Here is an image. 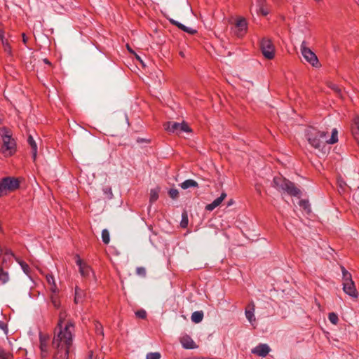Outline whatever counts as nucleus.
I'll return each instance as SVG.
<instances>
[{"label":"nucleus","mask_w":359,"mask_h":359,"mask_svg":"<svg viewBox=\"0 0 359 359\" xmlns=\"http://www.w3.org/2000/svg\"><path fill=\"white\" fill-rule=\"evenodd\" d=\"M67 314L65 311L59 313L57 325L55 330L53 346L56 349V359H68L69 348L72 344L74 324L67 319Z\"/></svg>","instance_id":"obj_1"},{"label":"nucleus","mask_w":359,"mask_h":359,"mask_svg":"<svg viewBox=\"0 0 359 359\" xmlns=\"http://www.w3.org/2000/svg\"><path fill=\"white\" fill-rule=\"evenodd\" d=\"M305 137L312 147L323 150L327 144H333L338 142V130L337 128H333L331 137L328 139L326 132L311 127L305 130Z\"/></svg>","instance_id":"obj_2"},{"label":"nucleus","mask_w":359,"mask_h":359,"mask_svg":"<svg viewBox=\"0 0 359 359\" xmlns=\"http://www.w3.org/2000/svg\"><path fill=\"white\" fill-rule=\"evenodd\" d=\"M273 183V187L279 191L286 192L292 196L299 197L301 196L302 192L300 189L296 187L294 183L281 176L275 177Z\"/></svg>","instance_id":"obj_3"},{"label":"nucleus","mask_w":359,"mask_h":359,"mask_svg":"<svg viewBox=\"0 0 359 359\" xmlns=\"http://www.w3.org/2000/svg\"><path fill=\"white\" fill-rule=\"evenodd\" d=\"M0 136L2 138L1 152L5 156L13 155L15 151V142L12 138L10 131L6 128H0Z\"/></svg>","instance_id":"obj_4"},{"label":"nucleus","mask_w":359,"mask_h":359,"mask_svg":"<svg viewBox=\"0 0 359 359\" xmlns=\"http://www.w3.org/2000/svg\"><path fill=\"white\" fill-rule=\"evenodd\" d=\"M342 272V285L344 292L352 298L356 299L358 296L355 283L352 280L351 274L344 266L341 267Z\"/></svg>","instance_id":"obj_5"},{"label":"nucleus","mask_w":359,"mask_h":359,"mask_svg":"<svg viewBox=\"0 0 359 359\" xmlns=\"http://www.w3.org/2000/svg\"><path fill=\"white\" fill-rule=\"evenodd\" d=\"M300 50L304 59L313 67H319L320 63L316 55L306 46V41H302Z\"/></svg>","instance_id":"obj_6"},{"label":"nucleus","mask_w":359,"mask_h":359,"mask_svg":"<svg viewBox=\"0 0 359 359\" xmlns=\"http://www.w3.org/2000/svg\"><path fill=\"white\" fill-rule=\"evenodd\" d=\"M165 129L170 133L180 134L182 132L190 133L191 131L187 123L168 122L165 124Z\"/></svg>","instance_id":"obj_7"},{"label":"nucleus","mask_w":359,"mask_h":359,"mask_svg":"<svg viewBox=\"0 0 359 359\" xmlns=\"http://www.w3.org/2000/svg\"><path fill=\"white\" fill-rule=\"evenodd\" d=\"M19 187L18 181L15 178L5 177L0 183V196H4L7 191H13Z\"/></svg>","instance_id":"obj_8"},{"label":"nucleus","mask_w":359,"mask_h":359,"mask_svg":"<svg viewBox=\"0 0 359 359\" xmlns=\"http://www.w3.org/2000/svg\"><path fill=\"white\" fill-rule=\"evenodd\" d=\"M260 48L263 55L269 60H271L275 55V47L272 41L267 38H264L260 42Z\"/></svg>","instance_id":"obj_9"},{"label":"nucleus","mask_w":359,"mask_h":359,"mask_svg":"<svg viewBox=\"0 0 359 359\" xmlns=\"http://www.w3.org/2000/svg\"><path fill=\"white\" fill-rule=\"evenodd\" d=\"M248 29V23L245 18H239L236 20L235 22V25L233 27L234 34L238 36H243L246 32Z\"/></svg>","instance_id":"obj_10"},{"label":"nucleus","mask_w":359,"mask_h":359,"mask_svg":"<svg viewBox=\"0 0 359 359\" xmlns=\"http://www.w3.org/2000/svg\"><path fill=\"white\" fill-rule=\"evenodd\" d=\"M271 348L266 344H260L251 350L252 353L264 358L270 352Z\"/></svg>","instance_id":"obj_11"},{"label":"nucleus","mask_w":359,"mask_h":359,"mask_svg":"<svg viewBox=\"0 0 359 359\" xmlns=\"http://www.w3.org/2000/svg\"><path fill=\"white\" fill-rule=\"evenodd\" d=\"M76 264L79 267V271L82 276L87 277L90 275L91 269L88 265L83 263L82 260L79 257H77Z\"/></svg>","instance_id":"obj_12"},{"label":"nucleus","mask_w":359,"mask_h":359,"mask_svg":"<svg viewBox=\"0 0 359 359\" xmlns=\"http://www.w3.org/2000/svg\"><path fill=\"white\" fill-rule=\"evenodd\" d=\"M180 342L182 346L186 349H194L197 347L193 339L188 335L182 337Z\"/></svg>","instance_id":"obj_13"},{"label":"nucleus","mask_w":359,"mask_h":359,"mask_svg":"<svg viewBox=\"0 0 359 359\" xmlns=\"http://www.w3.org/2000/svg\"><path fill=\"white\" fill-rule=\"evenodd\" d=\"M48 339L46 336L40 335V349L41 358H45L48 354Z\"/></svg>","instance_id":"obj_14"},{"label":"nucleus","mask_w":359,"mask_h":359,"mask_svg":"<svg viewBox=\"0 0 359 359\" xmlns=\"http://www.w3.org/2000/svg\"><path fill=\"white\" fill-rule=\"evenodd\" d=\"M226 197V194L225 192H222L221 194V196L214 200L211 203L206 205L205 209L208 211H212L217 207H218L222 202L224 200V198Z\"/></svg>","instance_id":"obj_15"},{"label":"nucleus","mask_w":359,"mask_h":359,"mask_svg":"<svg viewBox=\"0 0 359 359\" xmlns=\"http://www.w3.org/2000/svg\"><path fill=\"white\" fill-rule=\"evenodd\" d=\"M169 20L172 25L177 26L178 28L184 31L185 32L192 34L196 33V32L195 29H194L191 27H186L185 25H182V23L179 22L173 19H170Z\"/></svg>","instance_id":"obj_16"},{"label":"nucleus","mask_w":359,"mask_h":359,"mask_svg":"<svg viewBox=\"0 0 359 359\" xmlns=\"http://www.w3.org/2000/svg\"><path fill=\"white\" fill-rule=\"evenodd\" d=\"M85 297H86L85 292L79 287H76L74 302L76 304L82 303L84 300Z\"/></svg>","instance_id":"obj_17"},{"label":"nucleus","mask_w":359,"mask_h":359,"mask_svg":"<svg viewBox=\"0 0 359 359\" xmlns=\"http://www.w3.org/2000/svg\"><path fill=\"white\" fill-rule=\"evenodd\" d=\"M257 11L263 15H266L269 13V10L265 6V0H257Z\"/></svg>","instance_id":"obj_18"},{"label":"nucleus","mask_w":359,"mask_h":359,"mask_svg":"<svg viewBox=\"0 0 359 359\" xmlns=\"http://www.w3.org/2000/svg\"><path fill=\"white\" fill-rule=\"evenodd\" d=\"M352 133L354 138L359 144V118H355L354 119V123L352 126Z\"/></svg>","instance_id":"obj_19"},{"label":"nucleus","mask_w":359,"mask_h":359,"mask_svg":"<svg viewBox=\"0 0 359 359\" xmlns=\"http://www.w3.org/2000/svg\"><path fill=\"white\" fill-rule=\"evenodd\" d=\"M46 280H47L48 283L50 285V290L51 291V292L52 293H57L58 292V289H57V287L56 286V284H55V279L53 277V276L47 275L46 276Z\"/></svg>","instance_id":"obj_20"},{"label":"nucleus","mask_w":359,"mask_h":359,"mask_svg":"<svg viewBox=\"0 0 359 359\" xmlns=\"http://www.w3.org/2000/svg\"><path fill=\"white\" fill-rule=\"evenodd\" d=\"M254 312H255L254 306H252V307L250 309H247L245 311V316H246L247 319L248 320V321L252 325H254V323L256 321V318H255Z\"/></svg>","instance_id":"obj_21"},{"label":"nucleus","mask_w":359,"mask_h":359,"mask_svg":"<svg viewBox=\"0 0 359 359\" xmlns=\"http://www.w3.org/2000/svg\"><path fill=\"white\" fill-rule=\"evenodd\" d=\"M28 142L32 148V158L34 161H35L36 158V154H37V145L35 141L34 140L33 137L30 135L28 138Z\"/></svg>","instance_id":"obj_22"},{"label":"nucleus","mask_w":359,"mask_h":359,"mask_svg":"<svg viewBox=\"0 0 359 359\" xmlns=\"http://www.w3.org/2000/svg\"><path fill=\"white\" fill-rule=\"evenodd\" d=\"M180 187L183 189H187L190 187H197L198 183L195 180L190 179V180H187L184 182H183L180 184Z\"/></svg>","instance_id":"obj_23"},{"label":"nucleus","mask_w":359,"mask_h":359,"mask_svg":"<svg viewBox=\"0 0 359 359\" xmlns=\"http://www.w3.org/2000/svg\"><path fill=\"white\" fill-rule=\"evenodd\" d=\"M191 320L195 323H199L203 318V311H195L191 315Z\"/></svg>","instance_id":"obj_24"},{"label":"nucleus","mask_w":359,"mask_h":359,"mask_svg":"<svg viewBox=\"0 0 359 359\" xmlns=\"http://www.w3.org/2000/svg\"><path fill=\"white\" fill-rule=\"evenodd\" d=\"M50 301L55 309H59L60 307V301L57 296V293H52L50 295Z\"/></svg>","instance_id":"obj_25"},{"label":"nucleus","mask_w":359,"mask_h":359,"mask_svg":"<svg viewBox=\"0 0 359 359\" xmlns=\"http://www.w3.org/2000/svg\"><path fill=\"white\" fill-rule=\"evenodd\" d=\"M9 280L8 273L7 271H5L0 267V281L5 284Z\"/></svg>","instance_id":"obj_26"},{"label":"nucleus","mask_w":359,"mask_h":359,"mask_svg":"<svg viewBox=\"0 0 359 359\" xmlns=\"http://www.w3.org/2000/svg\"><path fill=\"white\" fill-rule=\"evenodd\" d=\"M0 39L1 40L2 44L4 47V50L8 53L11 52V47L8 43V41L5 39L4 33L0 32Z\"/></svg>","instance_id":"obj_27"},{"label":"nucleus","mask_w":359,"mask_h":359,"mask_svg":"<svg viewBox=\"0 0 359 359\" xmlns=\"http://www.w3.org/2000/svg\"><path fill=\"white\" fill-rule=\"evenodd\" d=\"M102 239L104 244H108L110 241V236L107 229H103L102 231Z\"/></svg>","instance_id":"obj_28"},{"label":"nucleus","mask_w":359,"mask_h":359,"mask_svg":"<svg viewBox=\"0 0 359 359\" xmlns=\"http://www.w3.org/2000/svg\"><path fill=\"white\" fill-rule=\"evenodd\" d=\"M158 189H151L150 191V202H155L158 198Z\"/></svg>","instance_id":"obj_29"},{"label":"nucleus","mask_w":359,"mask_h":359,"mask_svg":"<svg viewBox=\"0 0 359 359\" xmlns=\"http://www.w3.org/2000/svg\"><path fill=\"white\" fill-rule=\"evenodd\" d=\"M328 319L334 325H337L339 321L338 316L333 312L329 313Z\"/></svg>","instance_id":"obj_30"},{"label":"nucleus","mask_w":359,"mask_h":359,"mask_svg":"<svg viewBox=\"0 0 359 359\" xmlns=\"http://www.w3.org/2000/svg\"><path fill=\"white\" fill-rule=\"evenodd\" d=\"M0 359H13V355L3 349H0Z\"/></svg>","instance_id":"obj_31"},{"label":"nucleus","mask_w":359,"mask_h":359,"mask_svg":"<svg viewBox=\"0 0 359 359\" xmlns=\"http://www.w3.org/2000/svg\"><path fill=\"white\" fill-rule=\"evenodd\" d=\"M161 354L158 352H151L147 354L146 359H160Z\"/></svg>","instance_id":"obj_32"},{"label":"nucleus","mask_w":359,"mask_h":359,"mask_svg":"<svg viewBox=\"0 0 359 359\" xmlns=\"http://www.w3.org/2000/svg\"><path fill=\"white\" fill-rule=\"evenodd\" d=\"M135 316L141 319H144L147 317V312L144 309H140L135 312Z\"/></svg>","instance_id":"obj_33"},{"label":"nucleus","mask_w":359,"mask_h":359,"mask_svg":"<svg viewBox=\"0 0 359 359\" xmlns=\"http://www.w3.org/2000/svg\"><path fill=\"white\" fill-rule=\"evenodd\" d=\"M89 359H104V356L101 353L99 354H95L93 351H91L89 354Z\"/></svg>","instance_id":"obj_34"},{"label":"nucleus","mask_w":359,"mask_h":359,"mask_svg":"<svg viewBox=\"0 0 359 359\" xmlns=\"http://www.w3.org/2000/svg\"><path fill=\"white\" fill-rule=\"evenodd\" d=\"M181 226L183 228L187 227L188 224V217L186 213L182 214V219L181 221Z\"/></svg>","instance_id":"obj_35"},{"label":"nucleus","mask_w":359,"mask_h":359,"mask_svg":"<svg viewBox=\"0 0 359 359\" xmlns=\"http://www.w3.org/2000/svg\"><path fill=\"white\" fill-rule=\"evenodd\" d=\"M169 195H170V198L175 199L177 198V196L179 195V192L177 189H172L169 191Z\"/></svg>","instance_id":"obj_36"},{"label":"nucleus","mask_w":359,"mask_h":359,"mask_svg":"<svg viewBox=\"0 0 359 359\" xmlns=\"http://www.w3.org/2000/svg\"><path fill=\"white\" fill-rule=\"evenodd\" d=\"M95 330H96V332L97 334H100L102 336H103L104 334V332H103V328H102V326L101 324L97 323L95 324Z\"/></svg>","instance_id":"obj_37"},{"label":"nucleus","mask_w":359,"mask_h":359,"mask_svg":"<svg viewBox=\"0 0 359 359\" xmlns=\"http://www.w3.org/2000/svg\"><path fill=\"white\" fill-rule=\"evenodd\" d=\"M137 274L144 276L146 274V269L144 267H137L136 269Z\"/></svg>","instance_id":"obj_38"},{"label":"nucleus","mask_w":359,"mask_h":359,"mask_svg":"<svg viewBox=\"0 0 359 359\" xmlns=\"http://www.w3.org/2000/svg\"><path fill=\"white\" fill-rule=\"evenodd\" d=\"M22 268L25 273H28L29 272V266L26 264H21Z\"/></svg>","instance_id":"obj_39"},{"label":"nucleus","mask_w":359,"mask_h":359,"mask_svg":"<svg viewBox=\"0 0 359 359\" xmlns=\"http://www.w3.org/2000/svg\"><path fill=\"white\" fill-rule=\"evenodd\" d=\"M299 205L301 206H303L304 208H307V207L309 206V203L306 201H301Z\"/></svg>","instance_id":"obj_40"},{"label":"nucleus","mask_w":359,"mask_h":359,"mask_svg":"<svg viewBox=\"0 0 359 359\" xmlns=\"http://www.w3.org/2000/svg\"><path fill=\"white\" fill-rule=\"evenodd\" d=\"M0 329L4 330L5 332L6 331V329H7L5 323L1 320H0Z\"/></svg>","instance_id":"obj_41"},{"label":"nucleus","mask_w":359,"mask_h":359,"mask_svg":"<svg viewBox=\"0 0 359 359\" xmlns=\"http://www.w3.org/2000/svg\"><path fill=\"white\" fill-rule=\"evenodd\" d=\"M104 192L107 194H109L110 196H112V192L111 188H106L104 189Z\"/></svg>","instance_id":"obj_42"},{"label":"nucleus","mask_w":359,"mask_h":359,"mask_svg":"<svg viewBox=\"0 0 359 359\" xmlns=\"http://www.w3.org/2000/svg\"><path fill=\"white\" fill-rule=\"evenodd\" d=\"M332 88L337 93H340V89L338 86H337L336 85H333Z\"/></svg>","instance_id":"obj_43"},{"label":"nucleus","mask_w":359,"mask_h":359,"mask_svg":"<svg viewBox=\"0 0 359 359\" xmlns=\"http://www.w3.org/2000/svg\"><path fill=\"white\" fill-rule=\"evenodd\" d=\"M126 48L130 53L135 54V52L132 50V48L130 47L128 44L126 45Z\"/></svg>","instance_id":"obj_44"},{"label":"nucleus","mask_w":359,"mask_h":359,"mask_svg":"<svg viewBox=\"0 0 359 359\" xmlns=\"http://www.w3.org/2000/svg\"><path fill=\"white\" fill-rule=\"evenodd\" d=\"M22 41H23V43H27V38L26 37L25 34H22Z\"/></svg>","instance_id":"obj_45"},{"label":"nucleus","mask_w":359,"mask_h":359,"mask_svg":"<svg viewBox=\"0 0 359 359\" xmlns=\"http://www.w3.org/2000/svg\"><path fill=\"white\" fill-rule=\"evenodd\" d=\"M134 55H135V57L137 58V60H138L141 63H142V60H141L140 57L139 55H137L135 53Z\"/></svg>","instance_id":"obj_46"},{"label":"nucleus","mask_w":359,"mask_h":359,"mask_svg":"<svg viewBox=\"0 0 359 359\" xmlns=\"http://www.w3.org/2000/svg\"><path fill=\"white\" fill-rule=\"evenodd\" d=\"M43 62L46 63V64H48V65H50V62H49V60L46 58L43 59Z\"/></svg>","instance_id":"obj_47"},{"label":"nucleus","mask_w":359,"mask_h":359,"mask_svg":"<svg viewBox=\"0 0 359 359\" xmlns=\"http://www.w3.org/2000/svg\"><path fill=\"white\" fill-rule=\"evenodd\" d=\"M232 204H233V201H232V200H231V201H229V203H228V206H230V205H231Z\"/></svg>","instance_id":"obj_48"},{"label":"nucleus","mask_w":359,"mask_h":359,"mask_svg":"<svg viewBox=\"0 0 359 359\" xmlns=\"http://www.w3.org/2000/svg\"><path fill=\"white\" fill-rule=\"evenodd\" d=\"M356 2L359 5V0H356Z\"/></svg>","instance_id":"obj_49"}]
</instances>
